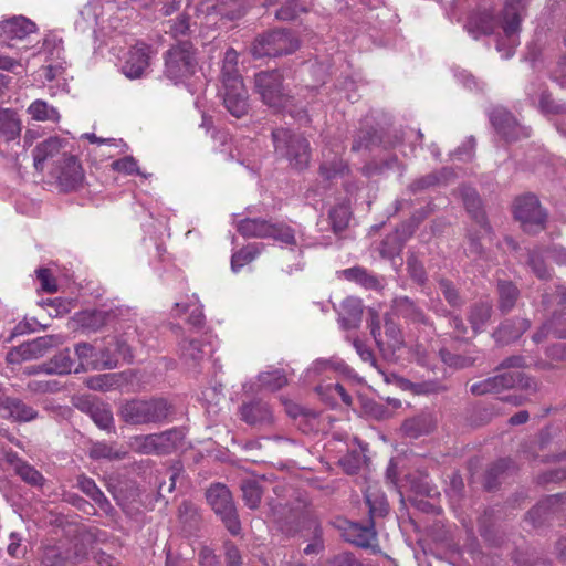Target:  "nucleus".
Listing matches in <instances>:
<instances>
[{"mask_svg":"<svg viewBox=\"0 0 566 566\" xmlns=\"http://www.w3.org/2000/svg\"><path fill=\"white\" fill-rule=\"evenodd\" d=\"M242 496L245 505L251 510L259 507L262 499V489L255 480H245L241 484Z\"/></svg>","mask_w":566,"mask_h":566,"instance_id":"f704fd0d","label":"nucleus"},{"mask_svg":"<svg viewBox=\"0 0 566 566\" xmlns=\"http://www.w3.org/2000/svg\"><path fill=\"white\" fill-rule=\"evenodd\" d=\"M129 448L140 454H156L154 434L130 438Z\"/></svg>","mask_w":566,"mask_h":566,"instance_id":"09e8293b","label":"nucleus"},{"mask_svg":"<svg viewBox=\"0 0 566 566\" xmlns=\"http://www.w3.org/2000/svg\"><path fill=\"white\" fill-rule=\"evenodd\" d=\"M492 306L489 302H479L474 304L469 313V322L474 333L482 329L491 317Z\"/></svg>","mask_w":566,"mask_h":566,"instance_id":"473e14b6","label":"nucleus"},{"mask_svg":"<svg viewBox=\"0 0 566 566\" xmlns=\"http://www.w3.org/2000/svg\"><path fill=\"white\" fill-rule=\"evenodd\" d=\"M42 50L49 55L48 60H60L64 51L62 38L55 32H49L43 40Z\"/></svg>","mask_w":566,"mask_h":566,"instance_id":"c03bdc74","label":"nucleus"},{"mask_svg":"<svg viewBox=\"0 0 566 566\" xmlns=\"http://www.w3.org/2000/svg\"><path fill=\"white\" fill-rule=\"evenodd\" d=\"M514 216L525 231L536 232L544 228L546 214L533 195H525L515 200Z\"/></svg>","mask_w":566,"mask_h":566,"instance_id":"9b49d317","label":"nucleus"},{"mask_svg":"<svg viewBox=\"0 0 566 566\" xmlns=\"http://www.w3.org/2000/svg\"><path fill=\"white\" fill-rule=\"evenodd\" d=\"M353 345L364 361L369 363L373 367L377 368L373 350L363 340L356 338L353 340Z\"/></svg>","mask_w":566,"mask_h":566,"instance_id":"680f3d73","label":"nucleus"},{"mask_svg":"<svg viewBox=\"0 0 566 566\" xmlns=\"http://www.w3.org/2000/svg\"><path fill=\"white\" fill-rule=\"evenodd\" d=\"M258 379L260 387L270 391H276L287 384L286 376L279 369L261 373Z\"/></svg>","mask_w":566,"mask_h":566,"instance_id":"58836bf2","label":"nucleus"},{"mask_svg":"<svg viewBox=\"0 0 566 566\" xmlns=\"http://www.w3.org/2000/svg\"><path fill=\"white\" fill-rule=\"evenodd\" d=\"M260 245L258 243H251L233 253L231 258L232 271L238 272L245 264L252 262L260 254Z\"/></svg>","mask_w":566,"mask_h":566,"instance_id":"72a5a7b5","label":"nucleus"},{"mask_svg":"<svg viewBox=\"0 0 566 566\" xmlns=\"http://www.w3.org/2000/svg\"><path fill=\"white\" fill-rule=\"evenodd\" d=\"M350 218V210L347 203H339L329 211V220L333 231L338 233L346 229Z\"/></svg>","mask_w":566,"mask_h":566,"instance_id":"ea45409f","label":"nucleus"},{"mask_svg":"<svg viewBox=\"0 0 566 566\" xmlns=\"http://www.w3.org/2000/svg\"><path fill=\"white\" fill-rule=\"evenodd\" d=\"M55 180L63 191L76 190L84 181V171L78 159L64 155L55 171Z\"/></svg>","mask_w":566,"mask_h":566,"instance_id":"ddd939ff","label":"nucleus"},{"mask_svg":"<svg viewBox=\"0 0 566 566\" xmlns=\"http://www.w3.org/2000/svg\"><path fill=\"white\" fill-rule=\"evenodd\" d=\"M365 499L369 507L370 518L387 514L388 503L386 496L376 486H368L365 492Z\"/></svg>","mask_w":566,"mask_h":566,"instance_id":"2f4dec72","label":"nucleus"},{"mask_svg":"<svg viewBox=\"0 0 566 566\" xmlns=\"http://www.w3.org/2000/svg\"><path fill=\"white\" fill-rule=\"evenodd\" d=\"M77 486L96 503L101 504L103 501H106L104 493L98 489L93 479L81 475L77 478Z\"/></svg>","mask_w":566,"mask_h":566,"instance_id":"603ef678","label":"nucleus"},{"mask_svg":"<svg viewBox=\"0 0 566 566\" xmlns=\"http://www.w3.org/2000/svg\"><path fill=\"white\" fill-rule=\"evenodd\" d=\"M63 147L62 140L57 137H50L38 145V164L59 154Z\"/></svg>","mask_w":566,"mask_h":566,"instance_id":"8fccbe9b","label":"nucleus"},{"mask_svg":"<svg viewBox=\"0 0 566 566\" xmlns=\"http://www.w3.org/2000/svg\"><path fill=\"white\" fill-rule=\"evenodd\" d=\"M490 120L496 132L507 142L530 136L526 127L521 126L513 115L503 107H495L490 113Z\"/></svg>","mask_w":566,"mask_h":566,"instance_id":"f8f14e48","label":"nucleus"},{"mask_svg":"<svg viewBox=\"0 0 566 566\" xmlns=\"http://www.w3.org/2000/svg\"><path fill=\"white\" fill-rule=\"evenodd\" d=\"M298 48V40L285 30H272L259 35L251 46L254 57H275L291 54Z\"/></svg>","mask_w":566,"mask_h":566,"instance_id":"20e7f679","label":"nucleus"},{"mask_svg":"<svg viewBox=\"0 0 566 566\" xmlns=\"http://www.w3.org/2000/svg\"><path fill=\"white\" fill-rule=\"evenodd\" d=\"M274 148L277 154L286 157L290 164L296 169L307 167L311 158L308 142L285 128H277L272 132Z\"/></svg>","mask_w":566,"mask_h":566,"instance_id":"7ed1b4c3","label":"nucleus"},{"mask_svg":"<svg viewBox=\"0 0 566 566\" xmlns=\"http://www.w3.org/2000/svg\"><path fill=\"white\" fill-rule=\"evenodd\" d=\"M521 25L520 0H506L503 10L504 35L497 41L496 49L503 52L504 57H511L518 45V31Z\"/></svg>","mask_w":566,"mask_h":566,"instance_id":"1a4fd4ad","label":"nucleus"},{"mask_svg":"<svg viewBox=\"0 0 566 566\" xmlns=\"http://www.w3.org/2000/svg\"><path fill=\"white\" fill-rule=\"evenodd\" d=\"M207 501L216 514L221 517L229 532L233 535L239 534L241 524L230 490L223 484H214L207 491Z\"/></svg>","mask_w":566,"mask_h":566,"instance_id":"6e6552de","label":"nucleus"},{"mask_svg":"<svg viewBox=\"0 0 566 566\" xmlns=\"http://www.w3.org/2000/svg\"><path fill=\"white\" fill-rule=\"evenodd\" d=\"M33 22L22 15L0 22V43L9 45L12 40H22L32 32Z\"/></svg>","mask_w":566,"mask_h":566,"instance_id":"f3484780","label":"nucleus"},{"mask_svg":"<svg viewBox=\"0 0 566 566\" xmlns=\"http://www.w3.org/2000/svg\"><path fill=\"white\" fill-rule=\"evenodd\" d=\"M190 29L189 18L185 14L179 15L176 20L170 21L169 33L174 38L185 35Z\"/></svg>","mask_w":566,"mask_h":566,"instance_id":"bf43d9fd","label":"nucleus"},{"mask_svg":"<svg viewBox=\"0 0 566 566\" xmlns=\"http://www.w3.org/2000/svg\"><path fill=\"white\" fill-rule=\"evenodd\" d=\"M221 80L223 85L242 82L238 73V53L233 49H228L224 53L221 66Z\"/></svg>","mask_w":566,"mask_h":566,"instance_id":"c756f323","label":"nucleus"},{"mask_svg":"<svg viewBox=\"0 0 566 566\" xmlns=\"http://www.w3.org/2000/svg\"><path fill=\"white\" fill-rule=\"evenodd\" d=\"M202 10L216 13L228 20H235L245 13L244 0H206Z\"/></svg>","mask_w":566,"mask_h":566,"instance_id":"a211bd4d","label":"nucleus"},{"mask_svg":"<svg viewBox=\"0 0 566 566\" xmlns=\"http://www.w3.org/2000/svg\"><path fill=\"white\" fill-rule=\"evenodd\" d=\"M339 463L348 474H354L361 464V455L357 452L348 453L339 460Z\"/></svg>","mask_w":566,"mask_h":566,"instance_id":"052dcab7","label":"nucleus"},{"mask_svg":"<svg viewBox=\"0 0 566 566\" xmlns=\"http://www.w3.org/2000/svg\"><path fill=\"white\" fill-rule=\"evenodd\" d=\"M462 197L464 206L469 213L475 219L476 223L484 230V232H489V226L485 221V217L483 211L481 210V201L474 189L464 188L462 190Z\"/></svg>","mask_w":566,"mask_h":566,"instance_id":"cd10ccee","label":"nucleus"},{"mask_svg":"<svg viewBox=\"0 0 566 566\" xmlns=\"http://www.w3.org/2000/svg\"><path fill=\"white\" fill-rule=\"evenodd\" d=\"M255 90L260 94L262 101L277 111L289 109L292 97L283 86V77L280 72H260L254 80Z\"/></svg>","mask_w":566,"mask_h":566,"instance_id":"39448f33","label":"nucleus"},{"mask_svg":"<svg viewBox=\"0 0 566 566\" xmlns=\"http://www.w3.org/2000/svg\"><path fill=\"white\" fill-rule=\"evenodd\" d=\"M126 455L125 451H117L114 448L105 442H96L90 449V457L92 459H124Z\"/></svg>","mask_w":566,"mask_h":566,"instance_id":"49530a36","label":"nucleus"},{"mask_svg":"<svg viewBox=\"0 0 566 566\" xmlns=\"http://www.w3.org/2000/svg\"><path fill=\"white\" fill-rule=\"evenodd\" d=\"M308 373L314 375H345L349 373V367L339 358H318L308 369Z\"/></svg>","mask_w":566,"mask_h":566,"instance_id":"a878e982","label":"nucleus"},{"mask_svg":"<svg viewBox=\"0 0 566 566\" xmlns=\"http://www.w3.org/2000/svg\"><path fill=\"white\" fill-rule=\"evenodd\" d=\"M528 328L530 322L525 318H518L515 322L506 321L497 328L495 336L502 343H510L517 339Z\"/></svg>","mask_w":566,"mask_h":566,"instance_id":"bb28decb","label":"nucleus"},{"mask_svg":"<svg viewBox=\"0 0 566 566\" xmlns=\"http://www.w3.org/2000/svg\"><path fill=\"white\" fill-rule=\"evenodd\" d=\"M368 327L377 347L385 357L392 356L396 350L403 347L402 332L391 318L386 317L382 333L378 314L376 311L369 310Z\"/></svg>","mask_w":566,"mask_h":566,"instance_id":"0eeeda50","label":"nucleus"},{"mask_svg":"<svg viewBox=\"0 0 566 566\" xmlns=\"http://www.w3.org/2000/svg\"><path fill=\"white\" fill-rule=\"evenodd\" d=\"M407 269L410 276L419 284L426 282L427 275L423 265L415 256L407 260Z\"/></svg>","mask_w":566,"mask_h":566,"instance_id":"13d9d810","label":"nucleus"},{"mask_svg":"<svg viewBox=\"0 0 566 566\" xmlns=\"http://www.w3.org/2000/svg\"><path fill=\"white\" fill-rule=\"evenodd\" d=\"M511 461L506 459H501L496 463H494L488 471V480H486V488L492 489L493 488V480L502 472H504L506 469H509Z\"/></svg>","mask_w":566,"mask_h":566,"instance_id":"e2e57ef3","label":"nucleus"},{"mask_svg":"<svg viewBox=\"0 0 566 566\" xmlns=\"http://www.w3.org/2000/svg\"><path fill=\"white\" fill-rule=\"evenodd\" d=\"M553 333L557 338H566V318L554 316L549 322L545 323L542 331L534 335L536 343L541 342L545 334Z\"/></svg>","mask_w":566,"mask_h":566,"instance_id":"37998d69","label":"nucleus"},{"mask_svg":"<svg viewBox=\"0 0 566 566\" xmlns=\"http://www.w3.org/2000/svg\"><path fill=\"white\" fill-rule=\"evenodd\" d=\"M240 412L242 420L249 424H268L273 420L271 408L263 401L244 403Z\"/></svg>","mask_w":566,"mask_h":566,"instance_id":"4be33fe9","label":"nucleus"},{"mask_svg":"<svg viewBox=\"0 0 566 566\" xmlns=\"http://www.w3.org/2000/svg\"><path fill=\"white\" fill-rule=\"evenodd\" d=\"M167 402L163 399L132 400L120 408L122 419L132 424L156 423L167 417Z\"/></svg>","mask_w":566,"mask_h":566,"instance_id":"423d86ee","label":"nucleus"},{"mask_svg":"<svg viewBox=\"0 0 566 566\" xmlns=\"http://www.w3.org/2000/svg\"><path fill=\"white\" fill-rule=\"evenodd\" d=\"M327 566H361V564L349 553H343L331 560Z\"/></svg>","mask_w":566,"mask_h":566,"instance_id":"69168bd1","label":"nucleus"},{"mask_svg":"<svg viewBox=\"0 0 566 566\" xmlns=\"http://www.w3.org/2000/svg\"><path fill=\"white\" fill-rule=\"evenodd\" d=\"M182 438V432L177 429L154 433L156 454L169 453L181 442Z\"/></svg>","mask_w":566,"mask_h":566,"instance_id":"7c9ffc66","label":"nucleus"},{"mask_svg":"<svg viewBox=\"0 0 566 566\" xmlns=\"http://www.w3.org/2000/svg\"><path fill=\"white\" fill-rule=\"evenodd\" d=\"M439 289L450 306L461 307L463 305V300L451 281L441 279L439 281Z\"/></svg>","mask_w":566,"mask_h":566,"instance_id":"3c124183","label":"nucleus"},{"mask_svg":"<svg viewBox=\"0 0 566 566\" xmlns=\"http://www.w3.org/2000/svg\"><path fill=\"white\" fill-rule=\"evenodd\" d=\"M339 528L344 539L363 548H375L377 546V533L374 523L363 525L357 522L344 521Z\"/></svg>","mask_w":566,"mask_h":566,"instance_id":"2eb2a0df","label":"nucleus"},{"mask_svg":"<svg viewBox=\"0 0 566 566\" xmlns=\"http://www.w3.org/2000/svg\"><path fill=\"white\" fill-rule=\"evenodd\" d=\"M150 57L151 48L144 42H137L127 52L122 65V72L128 78H139L148 69Z\"/></svg>","mask_w":566,"mask_h":566,"instance_id":"4468645a","label":"nucleus"},{"mask_svg":"<svg viewBox=\"0 0 566 566\" xmlns=\"http://www.w3.org/2000/svg\"><path fill=\"white\" fill-rule=\"evenodd\" d=\"M515 386L531 388V380L525 378L520 370H509L471 385L470 391L473 395L482 396L486 394H497L502 390L514 388Z\"/></svg>","mask_w":566,"mask_h":566,"instance_id":"9d476101","label":"nucleus"},{"mask_svg":"<svg viewBox=\"0 0 566 566\" xmlns=\"http://www.w3.org/2000/svg\"><path fill=\"white\" fill-rule=\"evenodd\" d=\"M73 369V361L69 349L62 350L51 358L48 365L38 366V373L43 371L46 374H70Z\"/></svg>","mask_w":566,"mask_h":566,"instance_id":"c85d7f7f","label":"nucleus"},{"mask_svg":"<svg viewBox=\"0 0 566 566\" xmlns=\"http://www.w3.org/2000/svg\"><path fill=\"white\" fill-rule=\"evenodd\" d=\"M21 120L11 108H0V136L7 142L13 140L20 135Z\"/></svg>","mask_w":566,"mask_h":566,"instance_id":"393cba45","label":"nucleus"},{"mask_svg":"<svg viewBox=\"0 0 566 566\" xmlns=\"http://www.w3.org/2000/svg\"><path fill=\"white\" fill-rule=\"evenodd\" d=\"M87 408L92 420L101 429L107 430L113 426V415L106 406L98 402H91Z\"/></svg>","mask_w":566,"mask_h":566,"instance_id":"e433bc0d","label":"nucleus"},{"mask_svg":"<svg viewBox=\"0 0 566 566\" xmlns=\"http://www.w3.org/2000/svg\"><path fill=\"white\" fill-rule=\"evenodd\" d=\"M17 473L31 485H35V469L27 463H19L15 467Z\"/></svg>","mask_w":566,"mask_h":566,"instance_id":"774afa93","label":"nucleus"},{"mask_svg":"<svg viewBox=\"0 0 566 566\" xmlns=\"http://www.w3.org/2000/svg\"><path fill=\"white\" fill-rule=\"evenodd\" d=\"M326 390L328 391L329 397L332 399H335V397L338 396L342 399V401L347 406L352 403V397L347 394V391L340 384L337 382L334 385H328L326 387Z\"/></svg>","mask_w":566,"mask_h":566,"instance_id":"338daca9","label":"nucleus"},{"mask_svg":"<svg viewBox=\"0 0 566 566\" xmlns=\"http://www.w3.org/2000/svg\"><path fill=\"white\" fill-rule=\"evenodd\" d=\"M112 168L115 171L124 172L126 175H142L138 169L137 161L132 156H126L124 158L117 159L112 163Z\"/></svg>","mask_w":566,"mask_h":566,"instance_id":"5fc2aeb1","label":"nucleus"},{"mask_svg":"<svg viewBox=\"0 0 566 566\" xmlns=\"http://www.w3.org/2000/svg\"><path fill=\"white\" fill-rule=\"evenodd\" d=\"M114 354L111 355V349L106 348L101 352L102 355V367L105 369H112L117 367L119 358L124 360H132L133 354L129 345L123 338H116L114 342Z\"/></svg>","mask_w":566,"mask_h":566,"instance_id":"b1692460","label":"nucleus"},{"mask_svg":"<svg viewBox=\"0 0 566 566\" xmlns=\"http://www.w3.org/2000/svg\"><path fill=\"white\" fill-rule=\"evenodd\" d=\"M164 60V76L175 85L187 84L200 70L198 50L190 41L171 45Z\"/></svg>","mask_w":566,"mask_h":566,"instance_id":"f257e3e1","label":"nucleus"},{"mask_svg":"<svg viewBox=\"0 0 566 566\" xmlns=\"http://www.w3.org/2000/svg\"><path fill=\"white\" fill-rule=\"evenodd\" d=\"M75 354L81 360V365L91 366L94 369H99L102 367V357L98 359L96 357V353L94 347L87 343H81L75 346Z\"/></svg>","mask_w":566,"mask_h":566,"instance_id":"79ce46f5","label":"nucleus"},{"mask_svg":"<svg viewBox=\"0 0 566 566\" xmlns=\"http://www.w3.org/2000/svg\"><path fill=\"white\" fill-rule=\"evenodd\" d=\"M338 150L335 151L332 148H325L323 150V161L319 167V174L326 180L344 177L349 171L347 164L338 156Z\"/></svg>","mask_w":566,"mask_h":566,"instance_id":"6ab92c4d","label":"nucleus"},{"mask_svg":"<svg viewBox=\"0 0 566 566\" xmlns=\"http://www.w3.org/2000/svg\"><path fill=\"white\" fill-rule=\"evenodd\" d=\"M175 308L176 311H178V314L190 311L188 323L191 324L193 327H201L203 325L205 316L201 306L197 304V302L191 304L177 302L175 304Z\"/></svg>","mask_w":566,"mask_h":566,"instance_id":"de8ad7c7","label":"nucleus"},{"mask_svg":"<svg viewBox=\"0 0 566 566\" xmlns=\"http://www.w3.org/2000/svg\"><path fill=\"white\" fill-rule=\"evenodd\" d=\"M343 276L348 281L357 282L368 289H375L379 285V281L376 276L359 266L344 270Z\"/></svg>","mask_w":566,"mask_h":566,"instance_id":"4c0bfd02","label":"nucleus"},{"mask_svg":"<svg viewBox=\"0 0 566 566\" xmlns=\"http://www.w3.org/2000/svg\"><path fill=\"white\" fill-rule=\"evenodd\" d=\"M4 410L8 411L9 417L18 421H30L34 417L33 409L19 399H6Z\"/></svg>","mask_w":566,"mask_h":566,"instance_id":"c9c22d12","label":"nucleus"},{"mask_svg":"<svg viewBox=\"0 0 566 566\" xmlns=\"http://www.w3.org/2000/svg\"><path fill=\"white\" fill-rule=\"evenodd\" d=\"M244 238H271L282 244L295 245V231L284 222H272L261 218H244L235 223Z\"/></svg>","mask_w":566,"mask_h":566,"instance_id":"f03ea898","label":"nucleus"},{"mask_svg":"<svg viewBox=\"0 0 566 566\" xmlns=\"http://www.w3.org/2000/svg\"><path fill=\"white\" fill-rule=\"evenodd\" d=\"M223 104L228 112L237 118L245 115L248 112V95L243 82L223 85Z\"/></svg>","mask_w":566,"mask_h":566,"instance_id":"dca6fc26","label":"nucleus"},{"mask_svg":"<svg viewBox=\"0 0 566 566\" xmlns=\"http://www.w3.org/2000/svg\"><path fill=\"white\" fill-rule=\"evenodd\" d=\"M50 63L43 66L44 77L46 81L52 82L62 77L65 71L66 62L61 57L60 60H49Z\"/></svg>","mask_w":566,"mask_h":566,"instance_id":"6e6d98bb","label":"nucleus"},{"mask_svg":"<svg viewBox=\"0 0 566 566\" xmlns=\"http://www.w3.org/2000/svg\"><path fill=\"white\" fill-rule=\"evenodd\" d=\"M442 360L449 366H453L455 368H465L473 365L474 359L467 356L454 355L446 350L440 352Z\"/></svg>","mask_w":566,"mask_h":566,"instance_id":"4d7b16f0","label":"nucleus"},{"mask_svg":"<svg viewBox=\"0 0 566 566\" xmlns=\"http://www.w3.org/2000/svg\"><path fill=\"white\" fill-rule=\"evenodd\" d=\"M35 355V342H27L12 348L7 354V360L9 364H21L27 360L33 359Z\"/></svg>","mask_w":566,"mask_h":566,"instance_id":"a19ab883","label":"nucleus"},{"mask_svg":"<svg viewBox=\"0 0 566 566\" xmlns=\"http://www.w3.org/2000/svg\"><path fill=\"white\" fill-rule=\"evenodd\" d=\"M179 355L184 365L189 369H196L203 361L207 352L198 339L184 338L179 343Z\"/></svg>","mask_w":566,"mask_h":566,"instance_id":"412c9836","label":"nucleus"},{"mask_svg":"<svg viewBox=\"0 0 566 566\" xmlns=\"http://www.w3.org/2000/svg\"><path fill=\"white\" fill-rule=\"evenodd\" d=\"M109 317V313L105 311H93L90 313H86L84 316V325L85 327L92 329V331H98L102 328Z\"/></svg>","mask_w":566,"mask_h":566,"instance_id":"864d4df0","label":"nucleus"},{"mask_svg":"<svg viewBox=\"0 0 566 566\" xmlns=\"http://www.w3.org/2000/svg\"><path fill=\"white\" fill-rule=\"evenodd\" d=\"M361 302L355 297H347L342 303L340 325L344 329H352L359 326L361 321Z\"/></svg>","mask_w":566,"mask_h":566,"instance_id":"5701e85b","label":"nucleus"},{"mask_svg":"<svg viewBox=\"0 0 566 566\" xmlns=\"http://www.w3.org/2000/svg\"><path fill=\"white\" fill-rule=\"evenodd\" d=\"M392 312L398 317H401L412 324L427 325L429 323L423 310L407 296L394 300Z\"/></svg>","mask_w":566,"mask_h":566,"instance_id":"aec40b11","label":"nucleus"},{"mask_svg":"<svg viewBox=\"0 0 566 566\" xmlns=\"http://www.w3.org/2000/svg\"><path fill=\"white\" fill-rule=\"evenodd\" d=\"M499 294H500V308L503 312H509L514 306L518 291L511 282H500L499 283Z\"/></svg>","mask_w":566,"mask_h":566,"instance_id":"a18cd8bd","label":"nucleus"},{"mask_svg":"<svg viewBox=\"0 0 566 566\" xmlns=\"http://www.w3.org/2000/svg\"><path fill=\"white\" fill-rule=\"evenodd\" d=\"M38 120H54L56 122L59 119V114L56 109L50 105H48L45 102L38 99Z\"/></svg>","mask_w":566,"mask_h":566,"instance_id":"0e129e2a","label":"nucleus"}]
</instances>
